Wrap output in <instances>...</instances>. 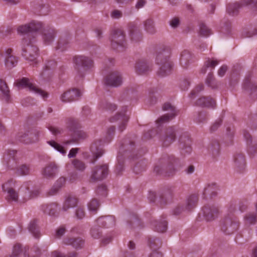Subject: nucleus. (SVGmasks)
<instances>
[{
	"mask_svg": "<svg viewBox=\"0 0 257 257\" xmlns=\"http://www.w3.org/2000/svg\"><path fill=\"white\" fill-rule=\"evenodd\" d=\"M42 30L44 41L46 44L51 43L55 36V30L49 26L44 27L40 22L32 21L29 24L21 25L18 27L17 31L20 34H28L33 33Z\"/></svg>",
	"mask_w": 257,
	"mask_h": 257,
	"instance_id": "nucleus-1",
	"label": "nucleus"
},
{
	"mask_svg": "<svg viewBox=\"0 0 257 257\" xmlns=\"http://www.w3.org/2000/svg\"><path fill=\"white\" fill-rule=\"evenodd\" d=\"M171 49L169 47L161 48L157 52L156 61L159 66L158 75L164 77L169 75L172 70V64L170 60Z\"/></svg>",
	"mask_w": 257,
	"mask_h": 257,
	"instance_id": "nucleus-2",
	"label": "nucleus"
},
{
	"mask_svg": "<svg viewBox=\"0 0 257 257\" xmlns=\"http://www.w3.org/2000/svg\"><path fill=\"white\" fill-rule=\"evenodd\" d=\"M115 132V127L111 126L108 128L106 132V138L103 141L101 140H97L94 142L90 147V150L92 153L93 155L94 160L92 162L94 163L95 161L101 157L104 153V150L101 147V146L104 143L109 142L112 138V136L114 135Z\"/></svg>",
	"mask_w": 257,
	"mask_h": 257,
	"instance_id": "nucleus-3",
	"label": "nucleus"
},
{
	"mask_svg": "<svg viewBox=\"0 0 257 257\" xmlns=\"http://www.w3.org/2000/svg\"><path fill=\"white\" fill-rule=\"evenodd\" d=\"M34 40H31L27 38L23 39L22 41V55L30 61H34L38 56V49L34 44Z\"/></svg>",
	"mask_w": 257,
	"mask_h": 257,
	"instance_id": "nucleus-4",
	"label": "nucleus"
},
{
	"mask_svg": "<svg viewBox=\"0 0 257 257\" xmlns=\"http://www.w3.org/2000/svg\"><path fill=\"white\" fill-rule=\"evenodd\" d=\"M75 69L80 77H82L84 72L93 65V61L84 56H77L74 58Z\"/></svg>",
	"mask_w": 257,
	"mask_h": 257,
	"instance_id": "nucleus-5",
	"label": "nucleus"
},
{
	"mask_svg": "<svg viewBox=\"0 0 257 257\" xmlns=\"http://www.w3.org/2000/svg\"><path fill=\"white\" fill-rule=\"evenodd\" d=\"M239 227V221L233 215L226 216L221 223V230L227 234H230L236 231Z\"/></svg>",
	"mask_w": 257,
	"mask_h": 257,
	"instance_id": "nucleus-6",
	"label": "nucleus"
},
{
	"mask_svg": "<svg viewBox=\"0 0 257 257\" xmlns=\"http://www.w3.org/2000/svg\"><path fill=\"white\" fill-rule=\"evenodd\" d=\"M16 85L19 88H28L30 91L40 94L44 98H47L48 96L47 93L37 87L27 78L23 77L21 79L17 80Z\"/></svg>",
	"mask_w": 257,
	"mask_h": 257,
	"instance_id": "nucleus-7",
	"label": "nucleus"
},
{
	"mask_svg": "<svg viewBox=\"0 0 257 257\" xmlns=\"http://www.w3.org/2000/svg\"><path fill=\"white\" fill-rule=\"evenodd\" d=\"M181 132V130L176 126H172L166 129L165 134L161 138L163 147L169 146L176 138V135Z\"/></svg>",
	"mask_w": 257,
	"mask_h": 257,
	"instance_id": "nucleus-8",
	"label": "nucleus"
},
{
	"mask_svg": "<svg viewBox=\"0 0 257 257\" xmlns=\"http://www.w3.org/2000/svg\"><path fill=\"white\" fill-rule=\"evenodd\" d=\"M68 127L73 132V137L75 139H84L87 137V134L84 131L79 130L81 125L78 120L73 118H70L68 120Z\"/></svg>",
	"mask_w": 257,
	"mask_h": 257,
	"instance_id": "nucleus-9",
	"label": "nucleus"
},
{
	"mask_svg": "<svg viewBox=\"0 0 257 257\" xmlns=\"http://www.w3.org/2000/svg\"><path fill=\"white\" fill-rule=\"evenodd\" d=\"M126 41L124 32L120 29L114 30L112 34L111 46L113 49L125 47Z\"/></svg>",
	"mask_w": 257,
	"mask_h": 257,
	"instance_id": "nucleus-10",
	"label": "nucleus"
},
{
	"mask_svg": "<svg viewBox=\"0 0 257 257\" xmlns=\"http://www.w3.org/2000/svg\"><path fill=\"white\" fill-rule=\"evenodd\" d=\"M104 83L108 86L113 87L120 86L122 83V77L121 73L116 71L110 72L105 77Z\"/></svg>",
	"mask_w": 257,
	"mask_h": 257,
	"instance_id": "nucleus-11",
	"label": "nucleus"
},
{
	"mask_svg": "<svg viewBox=\"0 0 257 257\" xmlns=\"http://www.w3.org/2000/svg\"><path fill=\"white\" fill-rule=\"evenodd\" d=\"M108 173L107 164L97 165L92 170L91 179L93 181H100L106 177Z\"/></svg>",
	"mask_w": 257,
	"mask_h": 257,
	"instance_id": "nucleus-12",
	"label": "nucleus"
},
{
	"mask_svg": "<svg viewBox=\"0 0 257 257\" xmlns=\"http://www.w3.org/2000/svg\"><path fill=\"white\" fill-rule=\"evenodd\" d=\"M256 4L257 2L253 0H241L240 3L229 4L227 7V12L231 16H235L238 14L239 9L242 7Z\"/></svg>",
	"mask_w": 257,
	"mask_h": 257,
	"instance_id": "nucleus-13",
	"label": "nucleus"
},
{
	"mask_svg": "<svg viewBox=\"0 0 257 257\" xmlns=\"http://www.w3.org/2000/svg\"><path fill=\"white\" fill-rule=\"evenodd\" d=\"M163 109L164 111L170 110L171 112L162 116L157 119V123L159 124L169 121L177 115L175 107L169 103L164 104Z\"/></svg>",
	"mask_w": 257,
	"mask_h": 257,
	"instance_id": "nucleus-14",
	"label": "nucleus"
},
{
	"mask_svg": "<svg viewBox=\"0 0 257 257\" xmlns=\"http://www.w3.org/2000/svg\"><path fill=\"white\" fill-rule=\"evenodd\" d=\"M81 95V93L78 89H73L64 92L60 99L63 102H70L77 100Z\"/></svg>",
	"mask_w": 257,
	"mask_h": 257,
	"instance_id": "nucleus-15",
	"label": "nucleus"
},
{
	"mask_svg": "<svg viewBox=\"0 0 257 257\" xmlns=\"http://www.w3.org/2000/svg\"><path fill=\"white\" fill-rule=\"evenodd\" d=\"M174 196V189L172 188L163 190L159 196V202L161 206L165 205L171 203Z\"/></svg>",
	"mask_w": 257,
	"mask_h": 257,
	"instance_id": "nucleus-16",
	"label": "nucleus"
},
{
	"mask_svg": "<svg viewBox=\"0 0 257 257\" xmlns=\"http://www.w3.org/2000/svg\"><path fill=\"white\" fill-rule=\"evenodd\" d=\"M233 163L237 172H243L246 166L244 156L242 153H236L233 156Z\"/></svg>",
	"mask_w": 257,
	"mask_h": 257,
	"instance_id": "nucleus-17",
	"label": "nucleus"
},
{
	"mask_svg": "<svg viewBox=\"0 0 257 257\" xmlns=\"http://www.w3.org/2000/svg\"><path fill=\"white\" fill-rule=\"evenodd\" d=\"M135 68L138 74H144L152 71V65L145 59H141L137 61Z\"/></svg>",
	"mask_w": 257,
	"mask_h": 257,
	"instance_id": "nucleus-18",
	"label": "nucleus"
},
{
	"mask_svg": "<svg viewBox=\"0 0 257 257\" xmlns=\"http://www.w3.org/2000/svg\"><path fill=\"white\" fill-rule=\"evenodd\" d=\"M64 244L71 245L76 249H81L84 245V240L81 237H66L62 241Z\"/></svg>",
	"mask_w": 257,
	"mask_h": 257,
	"instance_id": "nucleus-19",
	"label": "nucleus"
},
{
	"mask_svg": "<svg viewBox=\"0 0 257 257\" xmlns=\"http://www.w3.org/2000/svg\"><path fill=\"white\" fill-rule=\"evenodd\" d=\"M17 138L21 142L25 144L33 143L38 140V136L32 132L20 133Z\"/></svg>",
	"mask_w": 257,
	"mask_h": 257,
	"instance_id": "nucleus-20",
	"label": "nucleus"
},
{
	"mask_svg": "<svg viewBox=\"0 0 257 257\" xmlns=\"http://www.w3.org/2000/svg\"><path fill=\"white\" fill-rule=\"evenodd\" d=\"M96 222L97 225L101 227H111L115 224V219L113 216L108 215L98 218Z\"/></svg>",
	"mask_w": 257,
	"mask_h": 257,
	"instance_id": "nucleus-21",
	"label": "nucleus"
},
{
	"mask_svg": "<svg viewBox=\"0 0 257 257\" xmlns=\"http://www.w3.org/2000/svg\"><path fill=\"white\" fill-rule=\"evenodd\" d=\"M203 215L207 221H211L217 217L218 209L215 206H205L202 209Z\"/></svg>",
	"mask_w": 257,
	"mask_h": 257,
	"instance_id": "nucleus-22",
	"label": "nucleus"
},
{
	"mask_svg": "<svg viewBox=\"0 0 257 257\" xmlns=\"http://www.w3.org/2000/svg\"><path fill=\"white\" fill-rule=\"evenodd\" d=\"M191 140L186 133L182 134L179 138V147L185 153H190L191 152Z\"/></svg>",
	"mask_w": 257,
	"mask_h": 257,
	"instance_id": "nucleus-23",
	"label": "nucleus"
},
{
	"mask_svg": "<svg viewBox=\"0 0 257 257\" xmlns=\"http://www.w3.org/2000/svg\"><path fill=\"white\" fill-rule=\"evenodd\" d=\"M58 172V166L54 162L48 164L42 171V175L47 178H52Z\"/></svg>",
	"mask_w": 257,
	"mask_h": 257,
	"instance_id": "nucleus-24",
	"label": "nucleus"
},
{
	"mask_svg": "<svg viewBox=\"0 0 257 257\" xmlns=\"http://www.w3.org/2000/svg\"><path fill=\"white\" fill-rule=\"evenodd\" d=\"M56 62L54 60H51L47 62L46 64L45 68L41 73V77L45 80L49 81L52 76V69L55 68L56 66Z\"/></svg>",
	"mask_w": 257,
	"mask_h": 257,
	"instance_id": "nucleus-25",
	"label": "nucleus"
},
{
	"mask_svg": "<svg viewBox=\"0 0 257 257\" xmlns=\"http://www.w3.org/2000/svg\"><path fill=\"white\" fill-rule=\"evenodd\" d=\"M193 61V57L189 51L184 50L181 53L180 62L184 69H187L189 64Z\"/></svg>",
	"mask_w": 257,
	"mask_h": 257,
	"instance_id": "nucleus-26",
	"label": "nucleus"
},
{
	"mask_svg": "<svg viewBox=\"0 0 257 257\" xmlns=\"http://www.w3.org/2000/svg\"><path fill=\"white\" fill-rule=\"evenodd\" d=\"M197 106L214 108L216 106L215 101L210 97H201L195 102Z\"/></svg>",
	"mask_w": 257,
	"mask_h": 257,
	"instance_id": "nucleus-27",
	"label": "nucleus"
},
{
	"mask_svg": "<svg viewBox=\"0 0 257 257\" xmlns=\"http://www.w3.org/2000/svg\"><path fill=\"white\" fill-rule=\"evenodd\" d=\"M12 181H8L3 185V189L4 191L8 192L7 196V200L9 201H17L18 200V193L12 188L8 187L9 184H11Z\"/></svg>",
	"mask_w": 257,
	"mask_h": 257,
	"instance_id": "nucleus-28",
	"label": "nucleus"
},
{
	"mask_svg": "<svg viewBox=\"0 0 257 257\" xmlns=\"http://www.w3.org/2000/svg\"><path fill=\"white\" fill-rule=\"evenodd\" d=\"M120 119L121 120V122L119 125V130L122 132L125 128L127 122L128 120L129 117L128 116L124 113L118 112L115 116L110 117L109 120L110 122H113Z\"/></svg>",
	"mask_w": 257,
	"mask_h": 257,
	"instance_id": "nucleus-29",
	"label": "nucleus"
},
{
	"mask_svg": "<svg viewBox=\"0 0 257 257\" xmlns=\"http://www.w3.org/2000/svg\"><path fill=\"white\" fill-rule=\"evenodd\" d=\"M130 38L131 41L134 43H137L142 40L143 36L139 28L135 25H132L130 27Z\"/></svg>",
	"mask_w": 257,
	"mask_h": 257,
	"instance_id": "nucleus-30",
	"label": "nucleus"
},
{
	"mask_svg": "<svg viewBox=\"0 0 257 257\" xmlns=\"http://www.w3.org/2000/svg\"><path fill=\"white\" fill-rule=\"evenodd\" d=\"M243 134L248 145L247 151L248 154L250 155H253L257 151V146L255 144H252V137L248 132L244 130Z\"/></svg>",
	"mask_w": 257,
	"mask_h": 257,
	"instance_id": "nucleus-31",
	"label": "nucleus"
},
{
	"mask_svg": "<svg viewBox=\"0 0 257 257\" xmlns=\"http://www.w3.org/2000/svg\"><path fill=\"white\" fill-rule=\"evenodd\" d=\"M180 161L175 158L173 156H171L169 158V164L167 166V168L169 170V172H167L168 176L172 175L176 170V168L180 167Z\"/></svg>",
	"mask_w": 257,
	"mask_h": 257,
	"instance_id": "nucleus-32",
	"label": "nucleus"
},
{
	"mask_svg": "<svg viewBox=\"0 0 257 257\" xmlns=\"http://www.w3.org/2000/svg\"><path fill=\"white\" fill-rule=\"evenodd\" d=\"M78 203L77 199L72 196H68L66 197L64 202L62 210L64 211H67L69 209L75 207Z\"/></svg>",
	"mask_w": 257,
	"mask_h": 257,
	"instance_id": "nucleus-33",
	"label": "nucleus"
},
{
	"mask_svg": "<svg viewBox=\"0 0 257 257\" xmlns=\"http://www.w3.org/2000/svg\"><path fill=\"white\" fill-rule=\"evenodd\" d=\"M217 187L216 184L214 183L208 184L204 188L203 191V195L204 198L206 197L207 195H209L210 197L215 196L217 194Z\"/></svg>",
	"mask_w": 257,
	"mask_h": 257,
	"instance_id": "nucleus-34",
	"label": "nucleus"
},
{
	"mask_svg": "<svg viewBox=\"0 0 257 257\" xmlns=\"http://www.w3.org/2000/svg\"><path fill=\"white\" fill-rule=\"evenodd\" d=\"M117 106L114 104L108 102L106 100H102L99 104V109L102 110H105L109 112H112L115 110Z\"/></svg>",
	"mask_w": 257,
	"mask_h": 257,
	"instance_id": "nucleus-35",
	"label": "nucleus"
},
{
	"mask_svg": "<svg viewBox=\"0 0 257 257\" xmlns=\"http://www.w3.org/2000/svg\"><path fill=\"white\" fill-rule=\"evenodd\" d=\"M43 212L51 216L55 215L57 209V205L55 203H52L48 205H43L42 206Z\"/></svg>",
	"mask_w": 257,
	"mask_h": 257,
	"instance_id": "nucleus-36",
	"label": "nucleus"
},
{
	"mask_svg": "<svg viewBox=\"0 0 257 257\" xmlns=\"http://www.w3.org/2000/svg\"><path fill=\"white\" fill-rule=\"evenodd\" d=\"M29 247L25 246L24 248H22V245L19 243L16 244L14 247L12 254L10 257H19V255L22 253V252H24L27 253V251H28Z\"/></svg>",
	"mask_w": 257,
	"mask_h": 257,
	"instance_id": "nucleus-37",
	"label": "nucleus"
},
{
	"mask_svg": "<svg viewBox=\"0 0 257 257\" xmlns=\"http://www.w3.org/2000/svg\"><path fill=\"white\" fill-rule=\"evenodd\" d=\"M127 141L125 140V143L122 144V149L125 148V155L127 156L128 157L133 158L134 156L132 155V153L134 151L135 144L133 142L129 141V143H127Z\"/></svg>",
	"mask_w": 257,
	"mask_h": 257,
	"instance_id": "nucleus-38",
	"label": "nucleus"
},
{
	"mask_svg": "<svg viewBox=\"0 0 257 257\" xmlns=\"http://www.w3.org/2000/svg\"><path fill=\"white\" fill-rule=\"evenodd\" d=\"M198 196L195 194L190 195L187 200L185 209L188 211L194 208L197 203Z\"/></svg>",
	"mask_w": 257,
	"mask_h": 257,
	"instance_id": "nucleus-39",
	"label": "nucleus"
},
{
	"mask_svg": "<svg viewBox=\"0 0 257 257\" xmlns=\"http://www.w3.org/2000/svg\"><path fill=\"white\" fill-rule=\"evenodd\" d=\"M153 225L154 229L159 232H165L167 229V222L165 220L160 221H155Z\"/></svg>",
	"mask_w": 257,
	"mask_h": 257,
	"instance_id": "nucleus-40",
	"label": "nucleus"
},
{
	"mask_svg": "<svg viewBox=\"0 0 257 257\" xmlns=\"http://www.w3.org/2000/svg\"><path fill=\"white\" fill-rule=\"evenodd\" d=\"M0 90L3 93L5 100L9 102L11 98L10 90L6 82L2 79H0Z\"/></svg>",
	"mask_w": 257,
	"mask_h": 257,
	"instance_id": "nucleus-41",
	"label": "nucleus"
},
{
	"mask_svg": "<svg viewBox=\"0 0 257 257\" xmlns=\"http://www.w3.org/2000/svg\"><path fill=\"white\" fill-rule=\"evenodd\" d=\"M148 244L153 251H157V250L162 245V241L158 238H149Z\"/></svg>",
	"mask_w": 257,
	"mask_h": 257,
	"instance_id": "nucleus-42",
	"label": "nucleus"
},
{
	"mask_svg": "<svg viewBox=\"0 0 257 257\" xmlns=\"http://www.w3.org/2000/svg\"><path fill=\"white\" fill-rule=\"evenodd\" d=\"M29 230L35 238H40L41 234L36 220L32 221L30 222L29 226Z\"/></svg>",
	"mask_w": 257,
	"mask_h": 257,
	"instance_id": "nucleus-43",
	"label": "nucleus"
},
{
	"mask_svg": "<svg viewBox=\"0 0 257 257\" xmlns=\"http://www.w3.org/2000/svg\"><path fill=\"white\" fill-rule=\"evenodd\" d=\"M206 84L212 89H216L218 87V84L214 77L212 72L209 73L206 79Z\"/></svg>",
	"mask_w": 257,
	"mask_h": 257,
	"instance_id": "nucleus-44",
	"label": "nucleus"
},
{
	"mask_svg": "<svg viewBox=\"0 0 257 257\" xmlns=\"http://www.w3.org/2000/svg\"><path fill=\"white\" fill-rule=\"evenodd\" d=\"M257 214L254 213H250L246 214L244 217V219L245 224L248 225L254 224L256 221Z\"/></svg>",
	"mask_w": 257,
	"mask_h": 257,
	"instance_id": "nucleus-45",
	"label": "nucleus"
},
{
	"mask_svg": "<svg viewBox=\"0 0 257 257\" xmlns=\"http://www.w3.org/2000/svg\"><path fill=\"white\" fill-rule=\"evenodd\" d=\"M144 27L145 30L150 34H154L155 32V28L154 22L152 19H149L144 21Z\"/></svg>",
	"mask_w": 257,
	"mask_h": 257,
	"instance_id": "nucleus-46",
	"label": "nucleus"
},
{
	"mask_svg": "<svg viewBox=\"0 0 257 257\" xmlns=\"http://www.w3.org/2000/svg\"><path fill=\"white\" fill-rule=\"evenodd\" d=\"M208 151L212 154L213 157H216L219 154V144L217 142L212 143L208 147Z\"/></svg>",
	"mask_w": 257,
	"mask_h": 257,
	"instance_id": "nucleus-47",
	"label": "nucleus"
},
{
	"mask_svg": "<svg viewBox=\"0 0 257 257\" xmlns=\"http://www.w3.org/2000/svg\"><path fill=\"white\" fill-rule=\"evenodd\" d=\"M39 193V192L38 190L30 191L29 188H26L23 199L24 201H27L35 198L38 195Z\"/></svg>",
	"mask_w": 257,
	"mask_h": 257,
	"instance_id": "nucleus-48",
	"label": "nucleus"
},
{
	"mask_svg": "<svg viewBox=\"0 0 257 257\" xmlns=\"http://www.w3.org/2000/svg\"><path fill=\"white\" fill-rule=\"evenodd\" d=\"M18 62L17 58L14 56H10L5 58V65L8 69L15 67Z\"/></svg>",
	"mask_w": 257,
	"mask_h": 257,
	"instance_id": "nucleus-49",
	"label": "nucleus"
},
{
	"mask_svg": "<svg viewBox=\"0 0 257 257\" xmlns=\"http://www.w3.org/2000/svg\"><path fill=\"white\" fill-rule=\"evenodd\" d=\"M244 88L247 91H250L251 93L257 91V85L252 82L246 81L244 84Z\"/></svg>",
	"mask_w": 257,
	"mask_h": 257,
	"instance_id": "nucleus-50",
	"label": "nucleus"
},
{
	"mask_svg": "<svg viewBox=\"0 0 257 257\" xmlns=\"http://www.w3.org/2000/svg\"><path fill=\"white\" fill-rule=\"evenodd\" d=\"M30 169L26 165H21L17 170V173L19 175H27L29 174Z\"/></svg>",
	"mask_w": 257,
	"mask_h": 257,
	"instance_id": "nucleus-51",
	"label": "nucleus"
},
{
	"mask_svg": "<svg viewBox=\"0 0 257 257\" xmlns=\"http://www.w3.org/2000/svg\"><path fill=\"white\" fill-rule=\"evenodd\" d=\"M47 143L49 144L51 147H53L58 152L61 153L63 155H65L66 154V151L64 150L63 146L58 144L54 141H48Z\"/></svg>",
	"mask_w": 257,
	"mask_h": 257,
	"instance_id": "nucleus-52",
	"label": "nucleus"
},
{
	"mask_svg": "<svg viewBox=\"0 0 257 257\" xmlns=\"http://www.w3.org/2000/svg\"><path fill=\"white\" fill-rule=\"evenodd\" d=\"M72 165L76 170L80 171H83L86 168L85 164L82 161L78 159L73 160Z\"/></svg>",
	"mask_w": 257,
	"mask_h": 257,
	"instance_id": "nucleus-53",
	"label": "nucleus"
},
{
	"mask_svg": "<svg viewBox=\"0 0 257 257\" xmlns=\"http://www.w3.org/2000/svg\"><path fill=\"white\" fill-rule=\"evenodd\" d=\"M88 206L90 211H93L95 213L98 209L100 204L98 200L95 199H93L89 203Z\"/></svg>",
	"mask_w": 257,
	"mask_h": 257,
	"instance_id": "nucleus-54",
	"label": "nucleus"
},
{
	"mask_svg": "<svg viewBox=\"0 0 257 257\" xmlns=\"http://www.w3.org/2000/svg\"><path fill=\"white\" fill-rule=\"evenodd\" d=\"M101 234L102 232L98 227V225H94L91 228L90 234L93 238L98 239L101 236Z\"/></svg>",
	"mask_w": 257,
	"mask_h": 257,
	"instance_id": "nucleus-55",
	"label": "nucleus"
},
{
	"mask_svg": "<svg viewBox=\"0 0 257 257\" xmlns=\"http://www.w3.org/2000/svg\"><path fill=\"white\" fill-rule=\"evenodd\" d=\"M190 85V79L188 78H183L180 82V87L182 90H186Z\"/></svg>",
	"mask_w": 257,
	"mask_h": 257,
	"instance_id": "nucleus-56",
	"label": "nucleus"
},
{
	"mask_svg": "<svg viewBox=\"0 0 257 257\" xmlns=\"http://www.w3.org/2000/svg\"><path fill=\"white\" fill-rule=\"evenodd\" d=\"M207 119V113L205 112H199L197 113V116L195 118V120L197 122H205Z\"/></svg>",
	"mask_w": 257,
	"mask_h": 257,
	"instance_id": "nucleus-57",
	"label": "nucleus"
},
{
	"mask_svg": "<svg viewBox=\"0 0 257 257\" xmlns=\"http://www.w3.org/2000/svg\"><path fill=\"white\" fill-rule=\"evenodd\" d=\"M205 66L208 68H211V69H214L215 67L218 65V61L217 60H211L209 58H208L204 62Z\"/></svg>",
	"mask_w": 257,
	"mask_h": 257,
	"instance_id": "nucleus-58",
	"label": "nucleus"
},
{
	"mask_svg": "<svg viewBox=\"0 0 257 257\" xmlns=\"http://www.w3.org/2000/svg\"><path fill=\"white\" fill-rule=\"evenodd\" d=\"M118 164L116 167L115 172L117 174H120L123 170V161H121L120 155L117 156Z\"/></svg>",
	"mask_w": 257,
	"mask_h": 257,
	"instance_id": "nucleus-59",
	"label": "nucleus"
},
{
	"mask_svg": "<svg viewBox=\"0 0 257 257\" xmlns=\"http://www.w3.org/2000/svg\"><path fill=\"white\" fill-rule=\"evenodd\" d=\"M96 192L98 195L105 196L107 195V189L106 186L102 184L98 186L96 189Z\"/></svg>",
	"mask_w": 257,
	"mask_h": 257,
	"instance_id": "nucleus-60",
	"label": "nucleus"
},
{
	"mask_svg": "<svg viewBox=\"0 0 257 257\" xmlns=\"http://www.w3.org/2000/svg\"><path fill=\"white\" fill-rule=\"evenodd\" d=\"M200 32L201 35L204 36H208L211 34L210 30L204 24L200 25Z\"/></svg>",
	"mask_w": 257,
	"mask_h": 257,
	"instance_id": "nucleus-61",
	"label": "nucleus"
},
{
	"mask_svg": "<svg viewBox=\"0 0 257 257\" xmlns=\"http://www.w3.org/2000/svg\"><path fill=\"white\" fill-rule=\"evenodd\" d=\"M248 124L253 129H256L257 128V114L251 115Z\"/></svg>",
	"mask_w": 257,
	"mask_h": 257,
	"instance_id": "nucleus-62",
	"label": "nucleus"
},
{
	"mask_svg": "<svg viewBox=\"0 0 257 257\" xmlns=\"http://www.w3.org/2000/svg\"><path fill=\"white\" fill-rule=\"evenodd\" d=\"M85 213L83 208L78 207L75 213V217L79 219H81L85 216Z\"/></svg>",
	"mask_w": 257,
	"mask_h": 257,
	"instance_id": "nucleus-63",
	"label": "nucleus"
},
{
	"mask_svg": "<svg viewBox=\"0 0 257 257\" xmlns=\"http://www.w3.org/2000/svg\"><path fill=\"white\" fill-rule=\"evenodd\" d=\"M130 226L135 227L137 226H139L141 225L140 221L137 216H133L129 222Z\"/></svg>",
	"mask_w": 257,
	"mask_h": 257,
	"instance_id": "nucleus-64",
	"label": "nucleus"
}]
</instances>
